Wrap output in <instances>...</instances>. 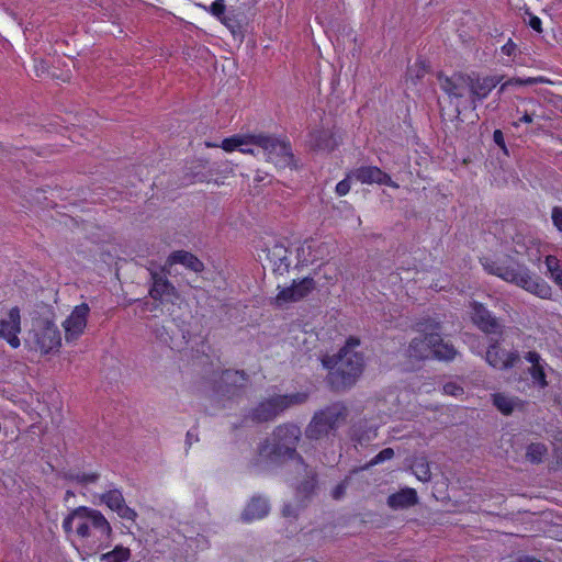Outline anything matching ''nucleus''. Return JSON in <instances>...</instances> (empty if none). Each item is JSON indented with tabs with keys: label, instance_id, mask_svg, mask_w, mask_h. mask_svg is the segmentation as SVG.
I'll list each match as a JSON object with an SVG mask.
<instances>
[{
	"label": "nucleus",
	"instance_id": "nucleus-1",
	"mask_svg": "<svg viewBox=\"0 0 562 562\" xmlns=\"http://www.w3.org/2000/svg\"><path fill=\"white\" fill-rule=\"evenodd\" d=\"M301 437V428L295 424L277 426L271 436L258 445L257 454L250 460L249 467L260 473L280 467L288 460H295L306 469L307 464L296 450Z\"/></svg>",
	"mask_w": 562,
	"mask_h": 562
},
{
	"label": "nucleus",
	"instance_id": "nucleus-2",
	"mask_svg": "<svg viewBox=\"0 0 562 562\" xmlns=\"http://www.w3.org/2000/svg\"><path fill=\"white\" fill-rule=\"evenodd\" d=\"M360 345L356 337H349L346 345L336 356H325L322 359L323 366L329 370L327 383L335 392H345L349 390L364 368V359L361 352L355 351Z\"/></svg>",
	"mask_w": 562,
	"mask_h": 562
},
{
	"label": "nucleus",
	"instance_id": "nucleus-3",
	"mask_svg": "<svg viewBox=\"0 0 562 562\" xmlns=\"http://www.w3.org/2000/svg\"><path fill=\"white\" fill-rule=\"evenodd\" d=\"M480 261L484 270L490 274L514 283L541 299H547L551 295V286L543 279L533 278L530 270L524 265L517 262L505 265L491 257H483Z\"/></svg>",
	"mask_w": 562,
	"mask_h": 562
},
{
	"label": "nucleus",
	"instance_id": "nucleus-4",
	"mask_svg": "<svg viewBox=\"0 0 562 562\" xmlns=\"http://www.w3.org/2000/svg\"><path fill=\"white\" fill-rule=\"evenodd\" d=\"M348 407L342 402H335L314 413L305 428V437L310 440H322L336 436L338 428L346 423Z\"/></svg>",
	"mask_w": 562,
	"mask_h": 562
},
{
	"label": "nucleus",
	"instance_id": "nucleus-5",
	"mask_svg": "<svg viewBox=\"0 0 562 562\" xmlns=\"http://www.w3.org/2000/svg\"><path fill=\"white\" fill-rule=\"evenodd\" d=\"M307 398L308 394L304 392L270 396L251 408L245 415V420L255 424L273 422L290 407L304 404Z\"/></svg>",
	"mask_w": 562,
	"mask_h": 562
},
{
	"label": "nucleus",
	"instance_id": "nucleus-6",
	"mask_svg": "<svg viewBox=\"0 0 562 562\" xmlns=\"http://www.w3.org/2000/svg\"><path fill=\"white\" fill-rule=\"evenodd\" d=\"M250 140L262 150L266 160L277 168H297V160L289 140L265 133L251 135Z\"/></svg>",
	"mask_w": 562,
	"mask_h": 562
},
{
	"label": "nucleus",
	"instance_id": "nucleus-7",
	"mask_svg": "<svg viewBox=\"0 0 562 562\" xmlns=\"http://www.w3.org/2000/svg\"><path fill=\"white\" fill-rule=\"evenodd\" d=\"M26 342L32 349L47 355L59 350L61 346V333L54 319L48 316H38L32 321V327L27 333Z\"/></svg>",
	"mask_w": 562,
	"mask_h": 562
},
{
	"label": "nucleus",
	"instance_id": "nucleus-8",
	"mask_svg": "<svg viewBox=\"0 0 562 562\" xmlns=\"http://www.w3.org/2000/svg\"><path fill=\"white\" fill-rule=\"evenodd\" d=\"M249 382L248 374L243 370H225L214 381L213 392L221 402H236L240 400Z\"/></svg>",
	"mask_w": 562,
	"mask_h": 562
},
{
	"label": "nucleus",
	"instance_id": "nucleus-9",
	"mask_svg": "<svg viewBox=\"0 0 562 562\" xmlns=\"http://www.w3.org/2000/svg\"><path fill=\"white\" fill-rule=\"evenodd\" d=\"M76 509H81L79 516H75L76 533L80 538H89L91 536V527L100 531L101 538L106 540L105 547H109L113 538V529L104 517V515L93 508L87 506H79Z\"/></svg>",
	"mask_w": 562,
	"mask_h": 562
},
{
	"label": "nucleus",
	"instance_id": "nucleus-10",
	"mask_svg": "<svg viewBox=\"0 0 562 562\" xmlns=\"http://www.w3.org/2000/svg\"><path fill=\"white\" fill-rule=\"evenodd\" d=\"M420 331L429 330V344L432 346V357L438 360L450 361L457 356V349L452 344L445 342L439 333L441 326L439 322L427 319L418 323Z\"/></svg>",
	"mask_w": 562,
	"mask_h": 562
},
{
	"label": "nucleus",
	"instance_id": "nucleus-11",
	"mask_svg": "<svg viewBox=\"0 0 562 562\" xmlns=\"http://www.w3.org/2000/svg\"><path fill=\"white\" fill-rule=\"evenodd\" d=\"M486 362L494 369L506 371L520 362V355L517 350L506 351L501 347L498 339L491 338L485 352Z\"/></svg>",
	"mask_w": 562,
	"mask_h": 562
},
{
	"label": "nucleus",
	"instance_id": "nucleus-12",
	"mask_svg": "<svg viewBox=\"0 0 562 562\" xmlns=\"http://www.w3.org/2000/svg\"><path fill=\"white\" fill-rule=\"evenodd\" d=\"M315 289L316 282L311 277L293 280L290 286L280 290L276 301L279 305L297 302L310 295Z\"/></svg>",
	"mask_w": 562,
	"mask_h": 562
},
{
	"label": "nucleus",
	"instance_id": "nucleus-13",
	"mask_svg": "<svg viewBox=\"0 0 562 562\" xmlns=\"http://www.w3.org/2000/svg\"><path fill=\"white\" fill-rule=\"evenodd\" d=\"M89 312V305L87 303H82L76 306L63 323L65 338L68 342L77 340L83 334Z\"/></svg>",
	"mask_w": 562,
	"mask_h": 562
},
{
	"label": "nucleus",
	"instance_id": "nucleus-14",
	"mask_svg": "<svg viewBox=\"0 0 562 562\" xmlns=\"http://www.w3.org/2000/svg\"><path fill=\"white\" fill-rule=\"evenodd\" d=\"M150 273V289L149 295L155 301H162L164 299L178 297V292L175 285L168 280L167 273L164 268L159 270L149 269Z\"/></svg>",
	"mask_w": 562,
	"mask_h": 562
},
{
	"label": "nucleus",
	"instance_id": "nucleus-15",
	"mask_svg": "<svg viewBox=\"0 0 562 562\" xmlns=\"http://www.w3.org/2000/svg\"><path fill=\"white\" fill-rule=\"evenodd\" d=\"M471 306L472 321L482 331L488 335H502L503 325L482 303L473 302Z\"/></svg>",
	"mask_w": 562,
	"mask_h": 562
},
{
	"label": "nucleus",
	"instance_id": "nucleus-16",
	"mask_svg": "<svg viewBox=\"0 0 562 562\" xmlns=\"http://www.w3.org/2000/svg\"><path fill=\"white\" fill-rule=\"evenodd\" d=\"M20 331V308L14 306L9 311L7 319H0V337L7 340L11 347L18 348L20 346V339L18 337Z\"/></svg>",
	"mask_w": 562,
	"mask_h": 562
},
{
	"label": "nucleus",
	"instance_id": "nucleus-17",
	"mask_svg": "<svg viewBox=\"0 0 562 562\" xmlns=\"http://www.w3.org/2000/svg\"><path fill=\"white\" fill-rule=\"evenodd\" d=\"M469 77L470 80L468 87L470 89L473 103H475V100L485 99L503 78L497 76H486L480 78V76L475 72L469 74Z\"/></svg>",
	"mask_w": 562,
	"mask_h": 562
},
{
	"label": "nucleus",
	"instance_id": "nucleus-18",
	"mask_svg": "<svg viewBox=\"0 0 562 562\" xmlns=\"http://www.w3.org/2000/svg\"><path fill=\"white\" fill-rule=\"evenodd\" d=\"M437 78L440 83V88L450 97V98H462L463 87L469 86L470 77L468 74L454 72L452 76L448 77L442 72H438Z\"/></svg>",
	"mask_w": 562,
	"mask_h": 562
},
{
	"label": "nucleus",
	"instance_id": "nucleus-19",
	"mask_svg": "<svg viewBox=\"0 0 562 562\" xmlns=\"http://www.w3.org/2000/svg\"><path fill=\"white\" fill-rule=\"evenodd\" d=\"M270 505L267 498L261 495H255L245 506L241 513V520L250 522L256 519H261L269 514Z\"/></svg>",
	"mask_w": 562,
	"mask_h": 562
},
{
	"label": "nucleus",
	"instance_id": "nucleus-20",
	"mask_svg": "<svg viewBox=\"0 0 562 562\" xmlns=\"http://www.w3.org/2000/svg\"><path fill=\"white\" fill-rule=\"evenodd\" d=\"M352 176L361 183L392 186L391 177L378 167L363 166L352 171Z\"/></svg>",
	"mask_w": 562,
	"mask_h": 562
},
{
	"label": "nucleus",
	"instance_id": "nucleus-21",
	"mask_svg": "<svg viewBox=\"0 0 562 562\" xmlns=\"http://www.w3.org/2000/svg\"><path fill=\"white\" fill-rule=\"evenodd\" d=\"M417 503V492L411 487H404L398 492L391 494L386 499L387 506L394 510L409 508Z\"/></svg>",
	"mask_w": 562,
	"mask_h": 562
},
{
	"label": "nucleus",
	"instance_id": "nucleus-22",
	"mask_svg": "<svg viewBox=\"0 0 562 562\" xmlns=\"http://www.w3.org/2000/svg\"><path fill=\"white\" fill-rule=\"evenodd\" d=\"M310 146L314 150L333 151L337 146V139L329 130H315L310 133Z\"/></svg>",
	"mask_w": 562,
	"mask_h": 562
},
{
	"label": "nucleus",
	"instance_id": "nucleus-23",
	"mask_svg": "<svg viewBox=\"0 0 562 562\" xmlns=\"http://www.w3.org/2000/svg\"><path fill=\"white\" fill-rule=\"evenodd\" d=\"M424 333L423 337H415L411 340L406 350L411 359L419 361L432 357V346L429 344V330Z\"/></svg>",
	"mask_w": 562,
	"mask_h": 562
},
{
	"label": "nucleus",
	"instance_id": "nucleus-24",
	"mask_svg": "<svg viewBox=\"0 0 562 562\" xmlns=\"http://www.w3.org/2000/svg\"><path fill=\"white\" fill-rule=\"evenodd\" d=\"M167 263L169 266L182 265L193 272L204 270V263L195 255L186 250L172 251L167 258Z\"/></svg>",
	"mask_w": 562,
	"mask_h": 562
},
{
	"label": "nucleus",
	"instance_id": "nucleus-25",
	"mask_svg": "<svg viewBox=\"0 0 562 562\" xmlns=\"http://www.w3.org/2000/svg\"><path fill=\"white\" fill-rule=\"evenodd\" d=\"M288 252V248L280 244H276L271 249H269L268 259L272 262L274 272L279 274L289 272L290 260Z\"/></svg>",
	"mask_w": 562,
	"mask_h": 562
},
{
	"label": "nucleus",
	"instance_id": "nucleus-26",
	"mask_svg": "<svg viewBox=\"0 0 562 562\" xmlns=\"http://www.w3.org/2000/svg\"><path fill=\"white\" fill-rule=\"evenodd\" d=\"M548 453V448L542 442H532L527 446L526 460L532 464H539Z\"/></svg>",
	"mask_w": 562,
	"mask_h": 562
},
{
	"label": "nucleus",
	"instance_id": "nucleus-27",
	"mask_svg": "<svg viewBox=\"0 0 562 562\" xmlns=\"http://www.w3.org/2000/svg\"><path fill=\"white\" fill-rule=\"evenodd\" d=\"M101 503L105 504L111 510L117 512L125 503L124 496L120 490H110L100 495Z\"/></svg>",
	"mask_w": 562,
	"mask_h": 562
},
{
	"label": "nucleus",
	"instance_id": "nucleus-28",
	"mask_svg": "<svg viewBox=\"0 0 562 562\" xmlns=\"http://www.w3.org/2000/svg\"><path fill=\"white\" fill-rule=\"evenodd\" d=\"M544 263L550 272L551 279L562 291V266L560 265V260L555 256L549 255L546 257Z\"/></svg>",
	"mask_w": 562,
	"mask_h": 562
},
{
	"label": "nucleus",
	"instance_id": "nucleus-29",
	"mask_svg": "<svg viewBox=\"0 0 562 562\" xmlns=\"http://www.w3.org/2000/svg\"><path fill=\"white\" fill-rule=\"evenodd\" d=\"M413 473L422 482H429L431 479V472L429 463L426 458H418L412 464Z\"/></svg>",
	"mask_w": 562,
	"mask_h": 562
},
{
	"label": "nucleus",
	"instance_id": "nucleus-30",
	"mask_svg": "<svg viewBox=\"0 0 562 562\" xmlns=\"http://www.w3.org/2000/svg\"><path fill=\"white\" fill-rule=\"evenodd\" d=\"M130 558L131 550L123 546H116L112 551L101 555V560L104 562H125Z\"/></svg>",
	"mask_w": 562,
	"mask_h": 562
},
{
	"label": "nucleus",
	"instance_id": "nucleus-31",
	"mask_svg": "<svg viewBox=\"0 0 562 562\" xmlns=\"http://www.w3.org/2000/svg\"><path fill=\"white\" fill-rule=\"evenodd\" d=\"M316 473L312 470L306 472V477L297 486V493L301 494L303 497L311 496L317 485V479Z\"/></svg>",
	"mask_w": 562,
	"mask_h": 562
},
{
	"label": "nucleus",
	"instance_id": "nucleus-32",
	"mask_svg": "<svg viewBox=\"0 0 562 562\" xmlns=\"http://www.w3.org/2000/svg\"><path fill=\"white\" fill-rule=\"evenodd\" d=\"M63 477L67 481L76 482L80 485H88L95 483L99 480L100 475L97 472L85 474L69 471L64 473Z\"/></svg>",
	"mask_w": 562,
	"mask_h": 562
},
{
	"label": "nucleus",
	"instance_id": "nucleus-33",
	"mask_svg": "<svg viewBox=\"0 0 562 562\" xmlns=\"http://www.w3.org/2000/svg\"><path fill=\"white\" fill-rule=\"evenodd\" d=\"M250 136L251 135H247V136H239V135H235V136H232V137H228V138H225L223 142H222V145L221 147L225 150V151H233L244 145H252V142L250 140Z\"/></svg>",
	"mask_w": 562,
	"mask_h": 562
},
{
	"label": "nucleus",
	"instance_id": "nucleus-34",
	"mask_svg": "<svg viewBox=\"0 0 562 562\" xmlns=\"http://www.w3.org/2000/svg\"><path fill=\"white\" fill-rule=\"evenodd\" d=\"M493 404L504 415H510L515 407L514 400L501 393L493 395Z\"/></svg>",
	"mask_w": 562,
	"mask_h": 562
},
{
	"label": "nucleus",
	"instance_id": "nucleus-35",
	"mask_svg": "<svg viewBox=\"0 0 562 562\" xmlns=\"http://www.w3.org/2000/svg\"><path fill=\"white\" fill-rule=\"evenodd\" d=\"M529 373L533 381L537 382L541 387H546L548 385L544 369L541 364L531 366V368H529Z\"/></svg>",
	"mask_w": 562,
	"mask_h": 562
},
{
	"label": "nucleus",
	"instance_id": "nucleus-36",
	"mask_svg": "<svg viewBox=\"0 0 562 562\" xmlns=\"http://www.w3.org/2000/svg\"><path fill=\"white\" fill-rule=\"evenodd\" d=\"M234 35L240 31V24L234 14H225L220 20Z\"/></svg>",
	"mask_w": 562,
	"mask_h": 562
},
{
	"label": "nucleus",
	"instance_id": "nucleus-37",
	"mask_svg": "<svg viewBox=\"0 0 562 562\" xmlns=\"http://www.w3.org/2000/svg\"><path fill=\"white\" fill-rule=\"evenodd\" d=\"M393 457L394 450L392 448H384L367 464V468L379 464L385 460H390Z\"/></svg>",
	"mask_w": 562,
	"mask_h": 562
},
{
	"label": "nucleus",
	"instance_id": "nucleus-38",
	"mask_svg": "<svg viewBox=\"0 0 562 562\" xmlns=\"http://www.w3.org/2000/svg\"><path fill=\"white\" fill-rule=\"evenodd\" d=\"M209 12L221 20L226 14V4L224 0H215L210 7Z\"/></svg>",
	"mask_w": 562,
	"mask_h": 562
},
{
	"label": "nucleus",
	"instance_id": "nucleus-39",
	"mask_svg": "<svg viewBox=\"0 0 562 562\" xmlns=\"http://www.w3.org/2000/svg\"><path fill=\"white\" fill-rule=\"evenodd\" d=\"M82 513L81 509H72L64 519L63 521V528L66 533H70L74 530V522H75V516H79V514Z\"/></svg>",
	"mask_w": 562,
	"mask_h": 562
},
{
	"label": "nucleus",
	"instance_id": "nucleus-40",
	"mask_svg": "<svg viewBox=\"0 0 562 562\" xmlns=\"http://www.w3.org/2000/svg\"><path fill=\"white\" fill-rule=\"evenodd\" d=\"M116 514L121 518L126 519V520H132V521H134L136 519V517H137V513L133 508L128 507L126 505V503H124L120 507V509L116 512Z\"/></svg>",
	"mask_w": 562,
	"mask_h": 562
},
{
	"label": "nucleus",
	"instance_id": "nucleus-41",
	"mask_svg": "<svg viewBox=\"0 0 562 562\" xmlns=\"http://www.w3.org/2000/svg\"><path fill=\"white\" fill-rule=\"evenodd\" d=\"M349 477H346L344 481H341L339 484H337L334 490L331 491V497L334 499H340L345 493L348 485Z\"/></svg>",
	"mask_w": 562,
	"mask_h": 562
},
{
	"label": "nucleus",
	"instance_id": "nucleus-42",
	"mask_svg": "<svg viewBox=\"0 0 562 562\" xmlns=\"http://www.w3.org/2000/svg\"><path fill=\"white\" fill-rule=\"evenodd\" d=\"M443 392L448 395L458 396L463 394V387L453 382L443 385Z\"/></svg>",
	"mask_w": 562,
	"mask_h": 562
},
{
	"label": "nucleus",
	"instance_id": "nucleus-43",
	"mask_svg": "<svg viewBox=\"0 0 562 562\" xmlns=\"http://www.w3.org/2000/svg\"><path fill=\"white\" fill-rule=\"evenodd\" d=\"M551 217H552V222H553L554 226L560 232H562V207L561 206H554L552 209Z\"/></svg>",
	"mask_w": 562,
	"mask_h": 562
},
{
	"label": "nucleus",
	"instance_id": "nucleus-44",
	"mask_svg": "<svg viewBox=\"0 0 562 562\" xmlns=\"http://www.w3.org/2000/svg\"><path fill=\"white\" fill-rule=\"evenodd\" d=\"M493 140L494 143L499 146L505 154H508L507 147L504 139V134L501 130H495L493 133Z\"/></svg>",
	"mask_w": 562,
	"mask_h": 562
},
{
	"label": "nucleus",
	"instance_id": "nucleus-45",
	"mask_svg": "<svg viewBox=\"0 0 562 562\" xmlns=\"http://www.w3.org/2000/svg\"><path fill=\"white\" fill-rule=\"evenodd\" d=\"M350 191V182L348 179L339 181L336 186V193L339 196L346 195Z\"/></svg>",
	"mask_w": 562,
	"mask_h": 562
},
{
	"label": "nucleus",
	"instance_id": "nucleus-46",
	"mask_svg": "<svg viewBox=\"0 0 562 562\" xmlns=\"http://www.w3.org/2000/svg\"><path fill=\"white\" fill-rule=\"evenodd\" d=\"M536 83H551V80H549L546 77H528L522 78V86H531Z\"/></svg>",
	"mask_w": 562,
	"mask_h": 562
},
{
	"label": "nucleus",
	"instance_id": "nucleus-47",
	"mask_svg": "<svg viewBox=\"0 0 562 562\" xmlns=\"http://www.w3.org/2000/svg\"><path fill=\"white\" fill-rule=\"evenodd\" d=\"M34 67H35V74L37 77H41L43 74H45L48 70V66L45 60L43 59H34Z\"/></svg>",
	"mask_w": 562,
	"mask_h": 562
},
{
	"label": "nucleus",
	"instance_id": "nucleus-48",
	"mask_svg": "<svg viewBox=\"0 0 562 562\" xmlns=\"http://www.w3.org/2000/svg\"><path fill=\"white\" fill-rule=\"evenodd\" d=\"M509 86H522V78H519V77H516V78H510L508 79L507 81H505L501 88H499V93L504 92L507 87Z\"/></svg>",
	"mask_w": 562,
	"mask_h": 562
},
{
	"label": "nucleus",
	"instance_id": "nucleus-49",
	"mask_svg": "<svg viewBox=\"0 0 562 562\" xmlns=\"http://www.w3.org/2000/svg\"><path fill=\"white\" fill-rule=\"evenodd\" d=\"M529 15H530V18H529L528 25L536 32L541 33L542 32L541 20L536 15H532V14H529Z\"/></svg>",
	"mask_w": 562,
	"mask_h": 562
},
{
	"label": "nucleus",
	"instance_id": "nucleus-50",
	"mask_svg": "<svg viewBox=\"0 0 562 562\" xmlns=\"http://www.w3.org/2000/svg\"><path fill=\"white\" fill-rule=\"evenodd\" d=\"M525 359L532 363V366H539L541 357L537 351H528L525 356Z\"/></svg>",
	"mask_w": 562,
	"mask_h": 562
},
{
	"label": "nucleus",
	"instance_id": "nucleus-51",
	"mask_svg": "<svg viewBox=\"0 0 562 562\" xmlns=\"http://www.w3.org/2000/svg\"><path fill=\"white\" fill-rule=\"evenodd\" d=\"M282 515L284 517H297V509L293 507L291 504H285L282 508Z\"/></svg>",
	"mask_w": 562,
	"mask_h": 562
},
{
	"label": "nucleus",
	"instance_id": "nucleus-52",
	"mask_svg": "<svg viewBox=\"0 0 562 562\" xmlns=\"http://www.w3.org/2000/svg\"><path fill=\"white\" fill-rule=\"evenodd\" d=\"M193 441H199V437L189 430L186 435V446L190 448Z\"/></svg>",
	"mask_w": 562,
	"mask_h": 562
},
{
	"label": "nucleus",
	"instance_id": "nucleus-53",
	"mask_svg": "<svg viewBox=\"0 0 562 562\" xmlns=\"http://www.w3.org/2000/svg\"><path fill=\"white\" fill-rule=\"evenodd\" d=\"M516 45L509 41L507 44H505L502 48V50L506 54V55H512V52L515 49Z\"/></svg>",
	"mask_w": 562,
	"mask_h": 562
},
{
	"label": "nucleus",
	"instance_id": "nucleus-54",
	"mask_svg": "<svg viewBox=\"0 0 562 562\" xmlns=\"http://www.w3.org/2000/svg\"><path fill=\"white\" fill-rule=\"evenodd\" d=\"M519 562H541V561L531 555H524V557L519 558Z\"/></svg>",
	"mask_w": 562,
	"mask_h": 562
},
{
	"label": "nucleus",
	"instance_id": "nucleus-55",
	"mask_svg": "<svg viewBox=\"0 0 562 562\" xmlns=\"http://www.w3.org/2000/svg\"><path fill=\"white\" fill-rule=\"evenodd\" d=\"M520 122H522V123H531L532 122V116L529 113L525 112L524 115L520 119Z\"/></svg>",
	"mask_w": 562,
	"mask_h": 562
},
{
	"label": "nucleus",
	"instance_id": "nucleus-56",
	"mask_svg": "<svg viewBox=\"0 0 562 562\" xmlns=\"http://www.w3.org/2000/svg\"><path fill=\"white\" fill-rule=\"evenodd\" d=\"M245 146H248V145H245ZM239 150H240L241 153L256 155L255 149L249 148V147H243V146H241V147H239Z\"/></svg>",
	"mask_w": 562,
	"mask_h": 562
},
{
	"label": "nucleus",
	"instance_id": "nucleus-57",
	"mask_svg": "<svg viewBox=\"0 0 562 562\" xmlns=\"http://www.w3.org/2000/svg\"><path fill=\"white\" fill-rule=\"evenodd\" d=\"M75 493L71 490L66 491L64 499L67 502L69 498L74 497Z\"/></svg>",
	"mask_w": 562,
	"mask_h": 562
},
{
	"label": "nucleus",
	"instance_id": "nucleus-58",
	"mask_svg": "<svg viewBox=\"0 0 562 562\" xmlns=\"http://www.w3.org/2000/svg\"><path fill=\"white\" fill-rule=\"evenodd\" d=\"M262 180H263V176L259 175V172H258L257 176L255 177V181L260 182Z\"/></svg>",
	"mask_w": 562,
	"mask_h": 562
},
{
	"label": "nucleus",
	"instance_id": "nucleus-59",
	"mask_svg": "<svg viewBox=\"0 0 562 562\" xmlns=\"http://www.w3.org/2000/svg\"><path fill=\"white\" fill-rule=\"evenodd\" d=\"M206 146H207V147H213V146H215V145H214V144H211V143H206Z\"/></svg>",
	"mask_w": 562,
	"mask_h": 562
}]
</instances>
